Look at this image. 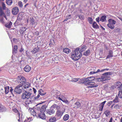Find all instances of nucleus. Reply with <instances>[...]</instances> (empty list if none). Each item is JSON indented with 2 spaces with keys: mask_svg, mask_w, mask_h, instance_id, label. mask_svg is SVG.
Masks as SVG:
<instances>
[{
  "mask_svg": "<svg viewBox=\"0 0 122 122\" xmlns=\"http://www.w3.org/2000/svg\"><path fill=\"white\" fill-rule=\"evenodd\" d=\"M18 47L17 45H15L13 48V53H16L17 52Z\"/></svg>",
  "mask_w": 122,
  "mask_h": 122,
  "instance_id": "20",
  "label": "nucleus"
},
{
  "mask_svg": "<svg viewBox=\"0 0 122 122\" xmlns=\"http://www.w3.org/2000/svg\"><path fill=\"white\" fill-rule=\"evenodd\" d=\"M108 21V23L107 25V26L110 29H113L115 28L114 25L116 24V21L112 19H109Z\"/></svg>",
  "mask_w": 122,
  "mask_h": 122,
  "instance_id": "4",
  "label": "nucleus"
},
{
  "mask_svg": "<svg viewBox=\"0 0 122 122\" xmlns=\"http://www.w3.org/2000/svg\"><path fill=\"white\" fill-rule=\"evenodd\" d=\"M87 87L88 88H93L97 87L98 86L97 84L95 85V82L93 81H89L88 82Z\"/></svg>",
  "mask_w": 122,
  "mask_h": 122,
  "instance_id": "7",
  "label": "nucleus"
},
{
  "mask_svg": "<svg viewBox=\"0 0 122 122\" xmlns=\"http://www.w3.org/2000/svg\"><path fill=\"white\" fill-rule=\"evenodd\" d=\"M78 80V79L77 78H74L73 79V80L71 81L73 82H76Z\"/></svg>",
  "mask_w": 122,
  "mask_h": 122,
  "instance_id": "55",
  "label": "nucleus"
},
{
  "mask_svg": "<svg viewBox=\"0 0 122 122\" xmlns=\"http://www.w3.org/2000/svg\"><path fill=\"white\" fill-rule=\"evenodd\" d=\"M12 41L13 42L15 43H17L18 42V40L15 38H13V39Z\"/></svg>",
  "mask_w": 122,
  "mask_h": 122,
  "instance_id": "53",
  "label": "nucleus"
},
{
  "mask_svg": "<svg viewBox=\"0 0 122 122\" xmlns=\"http://www.w3.org/2000/svg\"><path fill=\"white\" fill-rule=\"evenodd\" d=\"M120 107L121 106L117 104L114 106V108L115 109H119Z\"/></svg>",
  "mask_w": 122,
  "mask_h": 122,
  "instance_id": "46",
  "label": "nucleus"
},
{
  "mask_svg": "<svg viewBox=\"0 0 122 122\" xmlns=\"http://www.w3.org/2000/svg\"><path fill=\"white\" fill-rule=\"evenodd\" d=\"M12 25V23L11 21H10L9 23H7L5 25V26L9 28H11Z\"/></svg>",
  "mask_w": 122,
  "mask_h": 122,
  "instance_id": "36",
  "label": "nucleus"
},
{
  "mask_svg": "<svg viewBox=\"0 0 122 122\" xmlns=\"http://www.w3.org/2000/svg\"><path fill=\"white\" fill-rule=\"evenodd\" d=\"M4 89L5 94H7L10 93L12 94L13 95L14 93L13 92V89L12 87H10L9 86H6L4 87Z\"/></svg>",
  "mask_w": 122,
  "mask_h": 122,
  "instance_id": "6",
  "label": "nucleus"
},
{
  "mask_svg": "<svg viewBox=\"0 0 122 122\" xmlns=\"http://www.w3.org/2000/svg\"><path fill=\"white\" fill-rule=\"evenodd\" d=\"M6 2L8 5H10L12 3V0H6Z\"/></svg>",
  "mask_w": 122,
  "mask_h": 122,
  "instance_id": "42",
  "label": "nucleus"
},
{
  "mask_svg": "<svg viewBox=\"0 0 122 122\" xmlns=\"http://www.w3.org/2000/svg\"><path fill=\"white\" fill-rule=\"evenodd\" d=\"M32 94L29 91H24L23 92L21 96V98L24 100H26L30 97Z\"/></svg>",
  "mask_w": 122,
  "mask_h": 122,
  "instance_id": "2",
  "label": "nucleus"
},
{
  "mask_svg": "<svg viewBox=\"0 0 122 122\" xmlns=\"http://www.w3.org/2000/svg\"><path fill=\"white\" fill-rule=\"evenodd\" d=\"M29 21L30 23V24L32 25H36V22H35V21L33 18L32 17H31L29 19Z\"/></svg>",
  "mask_w": 122,
  "mask_h": 122,
  "instance_id": "13",
  "label": "nucleus"
},
{
  "mask_svg": "<svg viewBox=\"0 0 122 122\" xmlns=\"http://www.w3.org/2000/svg\"><path fill=\"white\" fill-rule=\"evenodd\" d=\"M3 16L6 19V20H7V18L5 15V13L3 11L2 8L1 7H0V16Z\"/></svg>",
  "mask_w": 122,
  "mask_h": 122,
  "instance_id": "26",
  "label": "nucleus"
},
{
  "mask_svg": "<svg viewBox=\"0 0 122 122\" xmlns=\"http://www.w3.org/2000/svg\"><path fill=\"white\" fill-rule=\"evenodd\" d=\"M104 106H101V105H100L99 106V107L100 108L99 110L101 111H102L103 110Z\"/></svg>",
  "mask_w": 122,
  "mask_h": 122,
  "instance_id": "51",
  "label": "nucleus"
},
{
  "mask_svg": "<svg viewBox=\"0 0 122 122\" xmlns=\"http://www.w3.org/2000/svg\"><path fill=\"white\" fill-rule=\"evenodd\" d=\"M90 51L88 50H87L86 52H84L83 55L86 56H87L90 54Z\"/></svg>",
  "mask_w": 122,
  "mask_h": 122,
  "instance_id": "39",
  "label": "nucleus"
},
{
  "mask_svg": "<svg viewBox=\"0 0 122 122\" xmlns=\"http://www.w3.org/2000/svg\"><path fill=\"white\" fill-rule=\"evenodd\" d=\"M119 99L118 97L117 96L115 97L113 101V102L114 103H116L118 102L119 101Z\"/></svg>",
  "mask_w": 122,
  "mask_h": 122,
  "instance_id": "35",
  "label": "nucleus"
},
{
  "mask_svg": "<svg viewBox=\"0 0 122 122\" xmlns=\"http://www.w3.org/2000/svg\"><path fill=\"white\" fill-rule=\"evenodd\" d=\"M65 109H63L62 110L56 111L55 116L58 118L59 119L62 116L63 114L65 112Z\"/></svg>",
  "mask_w": 122,
  "mask_h": 122,
  "instance_id": "5",
  "label": "nucleus"
},
{
  "mask_svg": "<svg viewBox=\"0 0 122 122\" xmlns=\"http://www.w3.org/2000/svg\"><path fill=\"white\" fill-rule=\"evenodd\" d=\"M106 102V101H104L103 102H102L100 105H101V106H104V105L105 103Z\"/></svg>",
  "mask_w": 122,
  "mask_h": 122,
  "instance_id": "61",
  "label": "nucleus"
},
{
  "mask_svg": "<svg viewBox=\"0 0 122 122\" xmlns=\"http://www.w3.org/2000/svg\"><path fill=\"white\" fill-rule=\"evenodd\" d=\"M30 70V67L28 66H26L24 68V71L26 72H29Z\"/></svg>",
  "mask_w": 122,
  "mask_h": 122,
  "instance_id": "28",
  "label": "nucleus"
},
{
  "mask_svg": "<svg viewBox=\"0 0 122 122\" xmlns=\"http://www.w3.org/2000/svg\"><path fill=\"white\" fill-rule=\"evenodd\" d=\"M118 97L120 98H122V90H119L118 93Z\"/></svg>",
  "mask_w": 122,
  "mask_h": 122,
  "instance_id": "38",
  "label": "nucleus"
},
{
  "mask_svg": "<svg viewBox=\"0 0 122 122\" xmlns=\"http://www.w3.org/2000/svg\"><path fill=\"white\" fill-rule=\"evenodd\" d=\"M46 105H44L42 106L41 107L40 110L39 112L44 113V112L46 111Z\"/></svg>",
  "mask_w": 122,
  "mask_h": 122,
  "instance_id": "16",
  "label": "nucleus"
},
{
  "mask_svg": "<svg viewBox=\"0 0 122 122\" xmlns=\"http://www.w3.org/2000/svg\"><path fill=\"white\" fill-rule=\"evenodd\" d=\"M52 106V107L53 109L56 108V111L60 110L59 109L60 108V106L56 104H54Z\"/></svg>",
  "mask_w": 122,
  "mask_h": 122,
  "instance_id": "19",
  "label": "nucleus"
},
{
  "mask_svg": "<svg viewBox=\"0 0 122 122\" xmlns=\"http://www.w3.org/2000/svg\"><path fill=\"white\" fill-rule=\"evenodd\" d=\"M93 27L95 28H99V26L97 24V23L94 21L92 24Z\"/></svg>",
  "mask_w": 122,
  "mask_h": 122,
  "instance_id": "37",
  "label": "nucleus"
},
{
  "mask_svg": "<svg viewBox=\"0 0 122 122\" xmlns=\"http://www.w3.org/2000/svg\"><path fill=\"white\" fill-rule=\"evenodd\" d=\"M63 51L64 52L67 54H68L71 51L69 49L66 48L63 49Z\"/></svg>",
  "mask_w": 122,
  "mask_h": 122,
  "instance_id": "31",
  "label": "nucleus"
},
{
  "mask_svg": "<svg viewBox=\"0 0 122 122\" xmlns=\"http://www.w3.org/2000/svg\"><path fill=\"white\" fill-rule=\"evenodd\" d=\"M110 78L105 76H102L100 78H97V81L99 82L103 81L106 80L110 79Z\"/></svg>",
  "mask_w": 122,
  "mask_h": 122,
  "instance_id": "10",
  "label": "nucleus"
},
{
  "mask_svg": "<svg viewBox=\"0 0 122 122\" xmlns=\"http://www.w3.org/2000/svg\"><path fill=\"white\" fill-rule=\"evenodd\" d=\"M107 16L105 15L102 16L101 18L100 21L102 22H104L106 21Z\"/></svg>",
  "mask_w": 122,
  "mask_h": 122,
  "instance_id": "27",
  "label": "nucleus"
},
{
  "mask_svg": "<svg viewBox=\"0 0 122 122\" xmlns=\"http://www.w3.org/2000/svg\"><path fill=\"white\" fill-rule=\"evenodd\" d=\"M103 69L101 70L100 69H98L97 71H96V73H97L100 72H102L103 71Z\"/></svg>",
  "mask_w": 122,
  "mask_h": 122,
  "instance_id": "59",
  "label": "nucleus"
},
{
  "mask_svg": "<svg viewBox=\"0 0 122 122\" xmlns=\"http://www.w3.org/2000/svg\"><path fill=\"white\" fill-rule=\"evenodd\" d=\"M7 11L5 13L6 14H7V16H9L10 15V12L9 11V9L7 8Z\"/></svg>",
  "mask_w": 122,
  "mask_h": 122,
  "instance_id": "50",
  "label": "nucleus"
},
{
  "mask_svg": "<svg viewBox=\"0 0 122 122\" xmlns=\"http://www.w3.org/2000/svg\"><path fill=\"white\" fill-rule=\"evenodd\" d=\"M31 98V97H30L26 100L25 103L26 104H31L33 102V100H32Z\"/></svg>",
  "mask_w": 122,
  "mask_h": 122,
  "instance_id": "15",
  "label": "nucleus"
},
{
  "mask_svg": "<svg viewBox=\"0 0 122 122\" xmlns=\"http://www.w3.org/2000/svg\"><path fill=\"white\" fill-rule=\"evenodd\" d=\"M13 111L14 112H18V113H19L18 112V110H17V109L16 108H15L14 109H13Z\"/></svg>",
  "mask_w": 122,
  "mask_h": 122,
  "instance_id": "60",
  "label": "nucleus"
},
{
  "mask_svg": "<svg viewBox=\"0 0 122 122\" xmlns=\"http://www.w3.org/2000/svg\"><path fill=\"white\" fill-rule=\"evenodd\" d=\"M88 20L89 21V23L90 24H92L93 20L92 18L91 17H88Z\"/></svg>",
  "mask_w": 122,
  "mask_h": 122,
  "instance_id": "44",
  "label": "nucleus"
},
{
  "mask_svg": "<svg viewBox=\"0 0 122 122\" xmlns=\"http://www.w3.org/2000/svg\"><path fill=\"white\" fill-rule=\"evenodd\" d=\"M116 85L117 86V88H119V90H122V84H121L120 82H117Z\"/></svg>",
  "mask_w": 122,
  "mask_h": 122,
  "instance_id": "24",
  "label": "nucleus"
},
{
  "mask_svg": "<svg viewBox=\"0 0 122 122\" xmlns=\"http://www.w3.org/2000/svg\"><path fill=\"white\" fill-rule=\"evenodd\" d=\"M81 106V104L79 102H77L75 103V107L73 108L75 109H76L79 107Z\"/></svg>",
  "mask_w": 122,
  "mask_h": 122,
  "instance_id": "18",
  "label": "nucleus"
},
{
  "mask_svg": "<svg viewBox=\"0 0 122 122\" xmlns=\"http://www.w3.org/2000/svg\"><path fill=\"white\" fill-rule=\"evenodd\" d=\"M77 16L79 17V19L81 20H83L84 19V16L82 15H77Z\"/></svg>",
  "mask_w": 122,
  "mask_h": 122,
  "instance_id": "48",
  "label": "nucleus"
},
{
  "mask_svg": "<svg viewBox=\"0 0 122 122\" xmlns=\"http://www.w3.org/2000/svg\"><path fill=\"white\" fill-rule=\"evenodd\" d=\"M26 82V80L24 77L23 76L21 77L20 79V83L23 84L25 83Z\"/></svg>",
  "mask_w": 122,
  "mask_h": 122,
  "instance_id": "17",
  "label": "nucleus"
},
{
  "mask_svg": "<svg viewBox=\"0 0 122 122\" xmlns=\"http://www.w3.org/2000/svg\"><path fill=\"white\" fill-rule=\"evenodd\" d=\"M30 86V84L28 82L25 83L23 87L25 89H27Z\"/></svg>",
  "mask_w": 122,
  "mask_h": 122,
  "instance_id": "29",
  "label": "nucleus"
},
{
  "mask_svg": "<svg viewBox=\"0 0 122 122\" xmlns=\"http://www.w3.org/2000/svg\"><path fill=\"white\" fill-rule=\"evenodd\" d=\"M114 31L116 32L119 33L121 32V30L120 29L118 28L116 29H115L114 30Z\"/></svg>",
  "mask_w": 122,
  "mask_h": 122,
  "instance_id": "45",
  "label": "nucleus"
},
{
  "mask_svg": "<svg viewBox=\"0 0 122 122\" xmlns=\"http://www.w3.org/2000/svg\"><path fill=\"white\" fill-rule=\"evenodd\" d=\"M56 120V118L55 117H53L51 118L49 120L50 122H55Z\"/></svg>",
  "mask_w": 122,
  "mask_h": 122,
  "instance_id": "40",
  "label": "nucleus"
},
{
  "mask_svg": "<svg viewBox=\"0 0 122 122\" xmlns=\"http://www.w3.org/2000/svg\"><path fill=\"white\" fill-rule=\"evenodd\" d=\"M26 30V28L24 27H22V28L20 30V33L21 34H23L25 33V31Z\"/></svg>",
  "mask_w": 122,
  "mask_h": 122,
  "instance_id": "33",
  "label": "nucleus"
},
{
  "mask_svg": "<svg viewBox=\"0 0 122 122\" xmlns=\"http://www.w3.org/2000/svg\"><path fill=\"white\" fill-rule=\"evenodd\" d=\"M63 102H64L66 104H69V102L67 100H62V101Z\"/></svg>",
  "mask_w": 122,
  "mask_h": 122,
  "instance_id": "58",
  "label": "nucleus"
},
{
  "mask_svg": "<svg viewBox=\"0 0 122 122\" xmlns=\"http://www.w3.org/2000/svg\"><path fill=\"white\" fill-rule=\"evenodd\" d=\"M38 117L42 119H44L46 118V116L44 113L38 112Z\"/></svg>",
  "mask_w": 122,
  "mask_h": 122,
  "instance_id": "11",
  "label": "nucleus"
},
{
  "mask_svg": "<svg viewBox=\"0 0 122 122\" xmlns=\"http://www.w3.org/2000/svg\"><path fill=\"white\" fill-rule=\"evenodd\" d=\"M38 93L39 94L42 96L45 95L46 94V93L42 89H41L39 90L38 92Z\"/></svg>",
  "mask_w": 122,
  "mask_h": 122,
  "instance_id": "25",
  "label": "nucleus"
},
{
  "mask_svg": "<svg viewBox=\"0 0 122 122\" xmlns=\"http://www.w3.org/2000/svg\"><path fill=\"white\" fill-rule=\"evenodd\" d=\"M96 73V71H91L90 73V74L91 75Z\"/></svg>",
  "mask_w": 122,
  "mask_h": 122,
  "instance_id": "62",
  "label": "nucleus"
},
{
  "mask_svg": "<svg viewBox=\"0 0 122 122\" xmlns=\"http://www.w3.org/2000/svg\"><path fill=\"white\" fill-rule=\"evenodd\" d=\"M95 78L94 77H89L86 78L84 79H82L81 81H83V80H88L89 81H91L94 80Z\"/></svg>",
  "mask_w": 122,
  "mask_h": 122,
  "instance_id": "22",
  "label": "nucleus"
},
{
  "mask_svg": "<svg viewBox=\"0 0 122 122\" xmlns=\"http://www.w3.org/2000/svg\"><path fill=\"white\" fill-rule=\"evenodd\" d=\"M87 47L86 46L84 45L81 46L79 48H77L79 49L80 52H82L84 51L86 48Z\"/></svg>",
  "mask_w": 122,
  "mask_h": 122,
  "instance_id": "14",
  "label": "nucleus"
},
{
  "mask_svg": "<svg viewBox=\"0 0 122 122\" xmlns=\"http://www.w3.org/2000/svg\"><path fill=\"white\" fill-rule=\"evenodd\" d=\"M39 51V48L38 47H37L34 48L31 52L33 54H34L37 52Z\"/></svg>",
  "mask_w": 122,
  "mask_h": 122,
  "instance_id": "23",
  "label": "nucleus"
},
{
  "mask_svg": "<svg viewBox=\"0 0 122 122\" xmlns=\"http://www.w3.org/2000/svg\"><path fill=\"white\" fill-rule=\"evenodd\" d=\"M22 19V18L21 17H20L19 15H18L17 19L15 23L17 24H18L20 22V21Z\"/></svg>",
  "mask_w": 122,
  "mask_h": 122,
  "instance_id": "34",
  "label": "nucleus"
},
{
  "mask_svg": "<svg viewBox=\"0 0 122 122\" xmlns=\"http://www.w3.org/2000/svg\"><path fill=\"white\" fill-rule=\"evenodd\" d=\"M99 17H98L96 19V21L98 23L99 22Z\"/></svg>",
  "mask_w": 122,
  "mask_h": 122,
  "instance_id": "64",
  "label": "nucleus"
},
{
  "mask_svg": "<svg viewBox=\"0 0 122 122\" xmlns=\"http://www.w3.org/2000/svg\"><path fill=\"white\" fill-rule=\"evenodd\" d=\"M113 52L111 50H110L108 51V54L106 58L107 59H109L113 56Z\"/></svg>",
  "mask_w": 122,
  "mask_h": 122,
  "instance_id": "12",
  "label": "nucleus"
},
{
  "mask_svg": "<svg viewBox=\"0 0 122 122\" xmlns=\"http://www.w3.org/2000/svg\"><path fill=\"white\" fill-rule=\"evenodd\" d=\"M2 6L3 9L4 10H5L6 9V8L5 6V5L4 3H2Z\"/></svg>",
  "mask_w": 122,
  "mask_h": 122,
  "instance_id": "57",
  "label": "nucleus"
},
{
  "mask_svg": "<svg viewBox=\"0 0 122 122\" xmlns=\"http://www.w3.org/2000/svg\"><path fill=\"white\" fill-rule=\"evenodd\" d=\"M4 106L0 104V112H2L4 108Z\"/></svg>",
  "mask_w": 122,
  "mask_h": 122,
  "instance_id": "52",
  "label": "nucleus"
},
{
  "mask_svg": "<svg viewBox=\"0 0 122 122\" xmlns=\"http://www.w3.org/2000/svg\"><path fill=\"white\" fill-rule=\"evenodd\" d=\"M88 105L87 104H85L81 106L82 108L83 109H86L87 108Z\"/></svg>",
  "mask_w": 122,
  "mask_h": 122,
  "instance_id": "47",
  "label": "nucleus"
},
{
  "mask_svg": "<svg viewBox=\"0 0 122 122\" xmlns=\"http://www.w3.org/2000/svg\"><path fill=\"white\" fill-rule=\"evenodd\" d=\"M82 54L79 51V49L77 48L75 50L74 52H73L71 55V58L74 61L78 60L81 57Z\"/></svg>",
  "mask_w": 122,
  "mask_h": 122,
  "instance_id": "1",
  "label": "nucleus"
},
{
  "mask_svg": "<svg viewBox=\"0 0 122 122\" xmlns=\"http://www.w3.org/2000/svg\"><path fill=\"white\" fill-rule=\"evenodd\" d=\"M113 102L112 101H110L108 102L107 105L108 106H110L111 104H112Z\"/></svg>",
  "mask_w": 122,
  "mask_h": 122,
  "instance_id": "54",
  "label": "nucleus"
},
{
  "mask_svg": "<svg viewBox=\"0 0 122 122\" xmlns=\"http://www.w3.org/2000/svg\"><path fill=\"white\" fill-rule=\"evenodd\" d=\"M89 82V81L87 80H85L83 82H82V83L85 84L86 85H88V82Z\"/></svg>",
  "mask_w": 122,
  "mask_h": 122,
  "instance_id": "49",
  "label": "nucleus"
},
{
  "mask_svg": "<svg viewBox=\"0 0 122 122\" xmlns=\"http://www.w3.org/2000/svg\"><path fill=\"white\" fill-rule=\"evenodd\" d=\"M24 50V49L21 46V47L19 50V51L20 52L22 53V52H23Z\"/></svg>",
  "mask_w": 122,
  "mask_h": 122,
  "instance_id": "56",
  "label": "nucleus"
},
{
  "mask_svg": "<svg viewBox=\"0 0 122 122\" xmlns=\"http://www.w3.org/2000/svg\"><path fill=\"white\" fill-rule=\"evenodd\" d=\"M40 97V95L39 94H38L37 96L34 97L35 99H36Z\"/></svg>",
  "mask_w": 122,
  "mask_h": 122,
  "instance_id": "63",
  "label": "nucleus"
},
{
  "mask_svg": "<svg viewBox=\"0 0 122 122\" xmlns=\"http://www.w3.org/2000/svg\"><path fill=\"white\" fill-rule=\"evenodd\" d=\"M111 74V72H108L103 73L102 75L104 76H105L108 77L107 76L108 75H110Z\"/></svg>",
  "mask_w": 122,
  "mask_h": 122,
  "instance_id": "41",
  "label": "nucleus"
},
{
  "mask_svg": "<svg viewBox=\"0 0 122 122\" xmlns=\"http://www.w3.org/2000/svg\"><path fill=\"white\" fill-rule=\"evenodd\" d=\"M18 5L21 8H22L23 7L22 3L21 1H19L18 2Z\"/></svg>",
  "mask_w": 122,
  "mask_h": 122,
  "instance_id": "43",
  "label": "nucleus"
},
{
  "mask_svg": "<svg viewBox=\"0 0 122 122\" xmlns=\"http://www.w3.org/2000/svg\"><path fill=\"white\" fill-rule=\"evenodd\" d=\"M69 117V116L68 114H66L65 115L63 118V120L65 121H66L68 120Z\"/></svg>",
  "mask_w": 122,
  "mask_h": 122,
  "instance_id": "32",
  "label": "nucleus"
},
{
  "mask_svg": "<svg viewBox=\"0 0 122 122\" xmlns=\"http://www.w3.org/2000/svg\"><path fill=\"white\" fill-rule=\"evenodd\" d=\"M30 109V112L31 114L34 116L37 117L36 113L34 111V110L32 108Z\"/></svg>",
  "mask_w": 122,
  "mask_h": 122,
  "instance_id": "21",
  "label": "nucleus"
},
{
  "mask_svg": "<svg viewBox=\"0 0 122 122\" xmlns=\"http://www.w3.org/2000/svg\"><path fill=\"white\" fill-rule=\"evenodd\" d=\"M55 110L52 107V106L50 109H48L46 112V114L49 115H51L55 113Z\"/></svg>",
  "mask_w": 122,
  "mask_h": 122,
  "instance_id": "8",
  "label": "nucleus"
},
{
  "mask_svg": "<svg viewBox=\"0 0 122 122\" xmlns=\"http://www.w3.org/2000/svg\"><path fill=\"white\" fill-rule=\"evenodd\" d=\"M110 112L109 110L107 109L105 110L104 113L105 114L106 117H108L110 114Z\"/></svg>",
  "mask_w": 122,
  "mask_h": 122,
  "instance_id": "30",
  "label": "nucleus"
},
{
  "mask_svg": "<svg viewBox=\"0 0 122 122\" xmlns=\"http://www.w3.org/2000/svg\"><path fill=\"white\" fill-rule=\"evenodd\" d=\"M22 86V84H20L15 87L14 91H13L14 94H19L21 93L22 92L21 87Z\"/></svg>",
  "mask_w": 122,
  "mask_h": 122,
  "instance_id": "3",
  "label": "nucleus"
},
{
  "mask_svg": "<svg viewBox=\"0 0 122 122\" xmlns=\"http://www.w3.org/2000/svg\"><path fill=\"white\" fill-rule=\"evenodd\" d=\"M19 10L17 7H15L12 8V12L14 15H16L18 12Z\"/></svg>",
  "mask_w": 122,
  "mask_h": 122,
  "instance_id": "9",
  "label": "nucleus"
}]
</instances>
